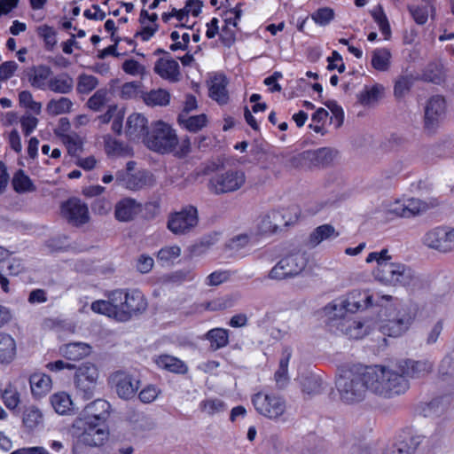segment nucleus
I'll list each match as a JSON object with an SVG mask.
<instances>
[{"instance_id": "864d4df0", "label": "nucleus", "mask_w": 454, "mask_h": 454, "mask_svg": "<svg viewBox=\"0 0 454 454\" xmlns=\"http://www.w3.org/2000/svg\"><path fill=\"white\" fill-rule=\"evenodd\" d=\"M74 385L78 395L84 400L88 401L93 398L97 380L74 381Z\"/></svg>"}, {"instance_id": "de8ad7c7", "label": "nucleus", "mask_w": 454, "mask_h": 454, "mask_svg": "<svg viewBox=\"0 0 454 454\" xmlns=\"http://www.w3.org/2000/svg\"><path fill=\"white\" fill-rule=\"evenodd\" d=\"M51 403L55 411L61 415H64L70 411L72 406L70 396L65 392L57 393L51 395Z\"/></svg>"}, {"instance_id": "423d86ee", "label": "nucleus", "mask_w": 454, "mask_h": 454, "mask_svg": "<svg viewBox=\"0 0 454 454\" xmlns=\"http://www.w3.org/2000/svg\"><path fill=\"white\" fill-rule=\"evenodd\" d=\"M374 276L380 282L390 286H409L414 278L411 268L392 262H380V266L374 270Z\"/></svg>"}, {"instance_id": "a18cd8bd", "label": "nucleus", "mask_w": 454, "mask_h": 454, "mask_svg": "<svg viewBox=\"0 0 454 454\" xmlns=\"http://www.w3.org/2000/svg\"><path fill=\"white\" fill-rule=\"evenodd\" d=\"M98 371L95 364L84 363L76 368L74 381L98 380Z\"/></svg>"}, {"instance_id": "69168bd1", "label": "nucleus", "mask_w": 454, "mask_h": 454, "mask_svg": "<svg viewBox=\"0 0 454 454\" xmlns=\"http://www.w3.org/2000/svg\"><path fill=\"white\" fill-rule=\"evenodd\" d=\"M160 393V390L156 386L148 385L140 391L138 397L141 402L150 403L158 397Z\"/></svg>"}, {"instance_id": "c756f323", "label": "nucleus", "mask_w": 454, "mask_h": 454, "mask_svg": "<svg viewBox=\"0 0 454 454\" xmlns=\"http://www.w3.org/2000/svg\"><path fill=\"white\" fill-rule=\"evenodd\" d=\"M29 384L33 396L40 398L45 395L51 388V378L40 372H35L29 377Z\"/></svg>"}, {"instance_id": "a878e982", "label": "nucleus", "mask_w": 454, "mask_h": 454, "mask_svg": "<svg viewBox=\"0 0 454 454\" xmlns=\"http://www.w3.org/2000/svg\"><path fill=\"white\" fill-rule=\"evenodd\" d=\"M91 352V347L85 342H69L59 347V353L67 360L78 361Z\"/></svg>"}, {"instance_id": "20e7f679", "label": "nucleus", "mask_w": 454, "mask_h": 454, "mask_svg": "<svg viewBox=\"0 0 454 454\" xmlns=\"http://www.w3.org/2000/svg\"><path fill=\"white\" fill-rule=\"evenodd\" d=\"M71 433L79 442L90 447L104 445L110 434L106 422L88 419H76L72 424Z\"/></svg>"}, {"instance_id": "473e14b6", "label": "nucleus", "mask_w": 454, "mask_h": 454, "mask_svg": "<svg viewBox=\"0 0 454 454\" xmlns=\"http://www.w3.org/2000/svg\"><path fill=\"white\" fill-rule=\"evenodd\" d=\"M107 300H98L91 303V310L118 321L116 304L114 303V290L107 294Z\"/></svg>"}, {"instance_id": "3c124183", "label": "nucleus", "mask_w": 454, "mask_h": 454, "mask_svg": "<svg viewBox=\"0 0 454 454\" xmlns=\"http://www.w3.org/2000/svg\"><path fill=\"white\" fill-rule=\"evenodd\" d=\"M37 34L43 38L45 49L47 51H52L57 43L56 31L54 28L48 25H42L37 27Z\"/></svg>"}, {"instance_id": "e433bc0d", "label": "nucleus", "mask_w": 454, "mask_h": 454, "mask_svg": "<svg viewBox=\"0 0 454 454\" xmlns=\"http://www.w3.org/2000/svg\"><path fill=\"white\" fill-rule=\"evenodd\" d=\"M12 185L13 190L20 194L36 191V186L22 169H19L15 172L12 180Z\"/></svg>"}, {"instance_id": "6e6d98bb", "label": "nucleus", "mask_w": 454, "mask_h": 454, "mask_svg": "<svg viewBox=\"0 0 454 454\" xmlns=\"http://www.w3.org/2000/svg\"><path fill=\"white\" fill-rule=\"evenodd\" d=\"M292 356V349L289 347H286L282 352V357L279 361V366L278 371L275 372V380L278 382L283 379L286 378L288 371V364Z\"/></svg>"}, {"instance_id": "5fc2aeb1", "label": "nucleus", "mask_w": 454, "mask_h": 454, "mask_svg": "<svg viewBox=\"0 0 454 454\" xmlns=\"http://www.w3.org/2000/svg\"><path fill=\"white\" fill-rule=\"evenodd\" d=\"M334 11L330 7H322L311 14V19L319 26H326L334 19Z\"/></svg>"}, {"instance_id": "f704fd0d", "label": "nucleus", "mask_w": 454, "mask_h": 454, "mask_svg": "<svg viewBox=\"0 0 454 454\" xmlns=\"http://www.w3.org/2000/svg\"><path fill=\"white\" fill-rule=\"evenodd\" d=\"M227 81L224 76H216L209 87V97L219 105H225L229 101V94L226 89Z\"/></svg>"}, {"instance_id": "f257e3e1", "label": "nucleus", "mask_w": 454, "mask_h": 454, "mask_svg": "<svg viewBox=\"0 0 454 454\" xmlns=\"http://www.w3.org/2000/svg\"><path fill=\"white\" fill-rule=\"evenodd\" d=\"M367 390L383 398H393L409 389V381L403 375L384 365L362 366Z\"/></svg>"}, {"instance_id": "2eb2a0df", "label": "nucleus", "mask_w": 454, "mask_h": 454, "mask_svg": "<svg viewBox=\"0 0 454 454\" xmlns=\"http://www.w3.org/2000/svg\"><path fill=\"white\" fill-rule=\"evenodd\" d=\"M331 326H336L343 334L350 339H362L369 333V325L367 322L355 320L343 312L334 311L333 317L331 318Z\"/></svg>"}, {"instance_id": "680f3d73", "label": "nucleus", "mask_w": 454, "mask_h": 454, "mask_svg": "<svg viewBox=\"0 0 454 454\" xmlns=\"http://www.w3.org/2000/svg\"><path fill=\"white\" fill-rule=\"evenodd\" d=\"M413 84L411 76H402L395 83L394 93L396 98H402L408 93Z\"/></svg>"}, {"instance_id": "9b49d317", "label": "nucleus", "mask_w": 454, "mask_h": 454, "mask_svg": "<svg viewBox=\"0 0 454 454\" xmlns=\"http://www.w3.org/2000/svg\"><path fill=\"white\" fill-rule=\"evenodd\" d=\"M199 223L198 210L188 205L180 211L170 213L168 216L167 228L175 235H185L191 232Z\"/></svg>"}, {"instance_id": "f03ea898", "label": "nucleus", "mask_w": 454, "mask_h": 454, "mask_svg": "<svg viewBox=\"0 0 454 454\" xmlns=\"http://www.w3.org/2000/svg\"><path fill=\"white\" fill-rule=\"evenodd\" d=\"M336 387L342 402L350 404L363 401L368 390L362 365L354 366L340 374L336 380Z\"/></svg>"}, {"instance_id": "ddd939ff", "label": "nucleus", "mask_w": 454, "mask_h": 454, "mask_svg": "<svg viewBox=\"0 0 454 454\" xmlns=\"http://www.w3.org/2000/svg\"><path fill=\"white\" fill-rule=\"evenodd\" d=\"M378 305V301L375 300L373 294L370 291L353 290L348 295L334 303L333 310L336 312L356 313L364 310L372 305Z\"/></svg>"}, {"instance_id": "13d9d810", "label": "nucleus", "mask_w": 454, "mask_h": 454, "mask_svg": "<svg viewBox=\"0 0 454 454\" xmlns=\"http://www.w3.org/2000/svg\"><path fill=\"white\" fill-rule=\"evenodd\" d=\"M142 87L141 82H129L122 84L120 91V97L122 99H131L135 98L141 92L140 89Z\"/></svg>"}, {"instance_id": "79ce46f5", "label": "nucleus", "mask_w": 454, "mask_h": 454, "mask_svg": "<svg viewBox=\"0 0 454 454\" xmlns=\"http://www.w3.org/2000/svg\"><path fill=\"white\" fill-rule=\"evenodd\" d=\"M301 390L309 395H318L323 390V380L315 374L307 375L301 378Z\"/></svg>"}, {"instance_id": "a211bd4d", "label": "nucleus", "mask_w": 454, "mask_h": 454, "mask_svg": "<svg viewBox=\"0 0 454 454\" xmlns=\"http://www.w3.org/2000/svg\"><path fill=\"white\" fill-rule=\"evenodd\" d=\"M445 113L446 102L444 98L439 95L431 97L425 107V129L429 132L434 131L443 120Z\"/></svg>"}, {"instance_id": "4468645a", "label": "nucleus", "mask_w": 454, "mask_h": 454, "mask_svg": "<svg viewBox=\"0 0 454 454\" xmlns=\"http://www.w3.org/2000/svg\"><path fill=\"white\" fill-rule=\"evenodd\" d=\"M156 180L152 172L147 169H139L136 172L117 171L115 184L130 191H139L155 184Z\"/></svg>"}, {"instance_id": "8fccbe9b", "label": "nucleus", "mask_w": 454, "mask_h": 454, "mask_svg": "<svg viewBox=\"0 0 454 454\" xmlns=\"http://www.w3.org/2000/svg\"><path fill=\"white\" fill-rule=\"evenodd\" d=\"M200 409L201 411L207 412L213 416L216 413L223 412L227 409L226 403L218 398L206 399L200 402Z\"/></svg>"}, {"instance_id": "e2e57ef3", "label": "nucleus", "mask_w": 454, "mask_h": 454, "mask_svg": "<svg viewBox=\"0 0 454 454\" xmlns=\"http://www.w3.org/2000/svg\"><path fill=\"white\" fill-rule=\"evenodd\" d=\"M423 79L434 84H440L443 81L441 68L434 65H429L423 74Z\"/></svg>"}, {"instance_id": "bf43d9fd", "label": "nucleus", "mask_w": 454, "mask_h": 454, "mask_svg": "<svg viewBox=\"0 0 454 454\" xmlns=\"http://www.w3.org/2000/svg\"><path fill=\"white\" fill-rule=\"evenodd\" d=\"M405 207L407 211V218L419 215L427 210V206L426 202L419 199H409L405 201Z\"/></svg>"}, {"instance_id": "39448f33", "label": "nucleus", "mask_w": 454, "mask_h": 454, "mask_svg": "<svg viewBox=\"0 0 454 454\" xmlns=\"http://www.w3.org/2000/svg\"><path fill=\"white\" fill-rule=\"evenodd\" d=\"M246 174L242 169L231 168L215 172L208 180V189L215 195L234 192L246 184Z\"/></svg>"}, {"instance_id": "2f4dec72", "label": "nucleus", "mask_w": 454, "mask_h": 454, "mask_svg": "<svg viewBox=\"0 0 454 454\" xmlns=\"http://www.w3.org/2000/svg\"><path fill=\"white\" fill-rule=\"evenodd\" d=\"M155 363L158 367L177 374H184L188 372L187 365L179 358L169 355L159 356Z\"/></svg>"}, {"instance_id": "0e129e2a", "label": "nucleus", "mask_w": 454, "mask_h": 454, "mask_svg": "<svg viewBox=\"0 0 454 454\" xmlns=\"http://www.w3.org/2000/svg\"><path fill=\"white\" fill-rule=\"evenodd\" d=\"M181 254V249L177 246L162 247L157 254L158 260L161 262H170L177 258Z\"/></svg>"}, {"instance_id": "dca6fc26", "label": "nucleus", "mask_w": 454, "mask_h": 454, "mask_svg": "<svg viewBox=\"0 0 454 454\" xmlns=\"http://www.w3.org/2000/svg\"><path fill=\"white\" fill-rule=\"evenodd\" d=\"M63 217L74 226H81L90 220L89 208L80 199L71 198L61 205Z\"/></svg>"}, {"instance_id": "393cba45", "label": "nucleus", "mask_w": 454, "mask_h": 454, "mask_svg": "<svg viewBox=\"0 0 454 454\" xmlns=\"http://www.w3.org/2000/svg\"><path fill=\"white\" fill-rule=\"evenodd\" d=\"M51 74L50 67L39 65L32 67L27 75L32 87L44 90L48 87V81Z\"/></svg>"}, {"instance_id": "4c0bfd02", "label": "nucleus", "mask_w": 454, "mask_h": 454, "mask_svg": "<svg viewBox=\"0 0 454 454\" xmlns=\"http://www.w3.org/2000/svg\"><path fill=\"white\" fill-rule=\"evenodd\" d=\"M450 397L449 395L439 396L426 403L421 412L424 417L438 416L442 413L450 403Z\"/></svg>"}, {"instance_id": "49530a36", "label": "nucleus", "mask_w": 454, "mask_h": 454, "mask_svg": "<svg viewBox=\"0 0 454 454\" xmlns=\"http://www.w3.org/2000/svg\"><path fill=\"white\" fill-rule=\"evenodd\" d=\"M383 87L380 84H375L369 88L367 86L358 95V101L363 106H369L377 102L380 97Z\"/></svg>"}, {"instance_id": "c03bdc74", "label": "nucleus", "mask_w": 454, "mask_h": 454, "mask_svg": "<svg viewBox=\"0 0 454 454\" xmlns=\"http://www.w3.org/2000/svg\"><path fill=\"white\" fill-rule=\"evenodd\" d=\"M72 106V101L62 97L59 99H51L47 104L46 110L50 115L55 116L70 113Z\"/></svg>"}, {"instance_id": "052dcab7", "label": "nucleus", "mask_w": 454, "mask_h": 454, "mask_svg": "<svg viewBox=\"0 0 454 454\" xmlns=\"http://www.w3.org/2000/svg\"><path fill=\"white\" fill-rule=\"evenodd\" d=\"M107 90H98L87 101V106L93 111H99L106 101Z\"/></svg>"}, {"instance_id": "f3484780", "label": "nucleus", "mask_w": 454, "mask_h": 454, "mask_svg": "<svg viewBox=\"0 0 454 454\" xmlns=\"http://www.w3.org/2000/svg\"><path fill=\"white\" fill-rule=\"evenodd\" d=\"M423 242L428 247L441 252H449L454 247V229L448 230L445 227H436L428 231Z\"/></svg>"}, {"instance_id": "4d7b16f0", "label": "nucleus", "mask_w": 454, "mask_h": 454, "mask_svg": "<svg viewBox=\"0 0 454 454\" xmlns=\"http://www.w3.org/2000/svg\"><path fill=\"white\" fill-rule=\"evenodd\" d=\"M2 398L4 405L10 410H14L20 403V394L12 384L4 389Z\"/></svg>"}, {"instance_id": "ea45409f", "label": "nucleus", "mask_w": 454, "mask_h": 454, "mask_svg": "<svg viewBox=\"0 0 454 454\" xmlns=\"http://www.w3.org/2000/svg\"><path fill=\"white\" fill-rule=\"evenodd\" d=\"M144 102L150 106H166L170 102V94L163 89L152 90L149 92L142 93Z\"/></svg>"}, {"instance_id": "9d476101", "label": "nucleus", "mask_w": 454, "mask_h": 454, "mask_svg": "<svg viewBox=\"0 0 454 454\" xmlns=\"http://www.w3.org/2000/svg\"><path fill=\"white\" fill-rule=\"evenodd\" d=\"M308 260L304 254H289L278 262V263L270 270L268 277L269 278L275 280L294 278L302 272Z\"/></svg>"}, {"instance_id": "cd10ccee", "label": "nucleus", "mask_w": 454, "mask_h": 454, "mask_svg": "<svg viewBox=\"0 0 454 454\" xmlns=\"http://www.w3.org/2000/svg\"><path fill=\"white\" fill-rule=\"evenodd\" d=\"M207 117L205 114L198 115H187L180 113L177 116L178 124L192 133H197L207 125Z\"/></svg>"}, {"instance_id": "aec40b11", "label": "nucleus", "mask_w": 454, "mask_h": 454, "mask_svg": "<svg viewBox=\"0 0 454 454\" xmlns=\"http://www.w3.org/2000/svg\"><path fill=\"white\" fill-rule=\"evenodd\" d=\"M434 364L428 360L414 361L406 359L400 361L396 364V372L399 375H403V378L419 379L427 376L433 370Z\"/></svg>"}, {"instance_id": "b1692460", "label": "nucleus", "mask_w": 454, "mask_h": 454, "mask_svg": "<svg viewBox=\"0 0 454 454\" xmlns=\"http://www.w3.org/2000/svg\"><path fill=\"white\" fill-rule=\"evenodd\" d=\"M154 72L165 80L171 82L178 81L179 65L173 59H159L153 67Z\"/></svg>"}, {"instance_id": "338daca9", "label": "nucleus", "mask_w": 454, "mask_h": 454, "mask_svg": "<svg viewBox=\"0 0 454 454\" xmlns=\"http://www.w3.org/2000/svg\"><path fill=\"white\" fill-rule=\"evenodd\" d=\"M18 69V64L13 61H5L0 66V81H6L11 78Z\"/></svg>"}, {"instance_id": "412c9836", "label": "nucleus", "mask_w": 454, "mask_h": 454, "mask_svg": "<svg viewBox=\"0 0 454 454\" xmlns=\"http://www.w3.org/2000/svg\"><path fill=\"white\" fill-rule=\"evenodd\" d=\"M147 119L141 114H132L128 117L126 135L129 140H145L148 135Z\"/></svg>"}, {"instance_id": "a19ab883", "label": "nucleus", "mask_w": 454, "mask_h": 454, "mask_svg": "<svg viewBox=\"0 0 454 454\" xmlns=\"http://www.w3.org/2000/svg\"><path fill=\"white\" fill-rule=\"evenodd\" d=\"M391 52L387 48L375 49L372 52V66L380 72L388 70L390 67Z\"/></svg>"}, {"instance_id": "774afa93", "label": "nucleus", "mask_w": 454, "mask_h": 454, "mask_svg": "<svg viewBox=\"0 0 454 454\" xmlns=\"http://www.w3.org/2000/svg\"><path fill=\"white\" fill-rule=\"evenodd\" d=\"M38 119L32 115H24L20 119L22 131L26 137L29 136L36 128Z\"/></svg>"}, {"instance_id": "6ab92c4d", "label": "nucleus", "mask_w": 454, "mask_h": 454, "mask_svg": "<svg viewBox=\"0 0 454 454\" xmlns=\"http://www.w3.org/2000/svg\"><path fill=\"white\" fill-rule=\"evenodd\" d=\"M110 383L119 397L129 400L135 396L138 389V381L124 372H115L110 376Z\"/></svg>"}, {"instance_id": "7c9ffc66", "label": "nucleus", "mask_w": 454, "mask_h": 454, "mask_svg": "<svg viewBox=\"0 0 454 454\" xmlns=\"http://www.w3.org/2000/svg\"><path fill=\"white\" fill-rule=\"evenodd\" d=\"M47 88L54 93L68 94L73 90L74 80L68 74L61 73L50 78Z\"/></svg>"}, {"instance_id": "7ed1b4c3", "label": "nucleus", "mask_w": 454, "mask_h": 454, "mask_svg": "<svg viewBox=\"0 0 454 454\" xmlns=\"http://www.w3.org/2000/svg\"><path fill=\"white\" fill-rule=\"evenodd\" d=\"M114 303L116 304L119 322H128L141 315L147 309V301L143 293L137 289H115Z\"/></svg>"}, {"instance_id": "09e8293b", "label": "nucleus", "mask_w": 454, "mask_h": 454, "mask_svg": "<svg viewBox=\"0 0 454 454\" xmlns=\"http://www.w3.org/2000/svg\"><path fill=\"white\" fill-rule=\"evenodd\" d=\"M438 374L443 380H454V350L447 354L440 362Z\"/></svg>"}, {"instance_id": "5701e85b", "label": "nucleus", "mask_w": 454, "mask_h": 454, "mask_svg": "<svg viewBox=\"0 0 454 454\" xmlns=\"http://www.w3.org/2000/svg\"><path fill=\"white\" fill-rule=\"evenodd\" d=\"M300 214V208L296 205H292L286 208L270 211V219L278 227V231H281L284 227L296 223Z\"/></svg>"}, {"instance_id": "72a5a7b5", "label": "nucleus", "mask_w": 454, "mask_h": 454, "mask_svg": "<svg viewBox=\"0 0 454 454\" xmlns=\"http://www.w3.org/2000/svg\"><path fill=\"white\" fill-rule=\"evenodd\" d=\"M340 233L336 231L334 227L331 224H322L310 233L309 237V244L315 247L324 240L333 239L339 237Z\"/></svg>"}, {"instance_id": "0eeeda50", "label": "nucleus", "mask_w": 454, "mask_h": 454, "mask_svg": "<svg viewBox=\"0 0 454 454\" xmlns=\"http://www.w3.org/2000/svg\"><path fill=\"white\" fill-rule=\"evenodd\" d=\"M416 317V310L403 305L389 313L387 319L382 321L380 329L384 335L398 337L404 333Z\"/></svg>"}, {"instance_id": "f8f14e48", "label": "nucleus", "mask_w": 454, "mask_h": 454, "mask_svg": "<svg viewBox=\"0 0 454 454\" xmlns=\"http://www.w3.org/2000/svg\"><path fill=\"white\" fill-rule=\"evenodd\" d=\"M337 154V151L330 147H321L317 150H307L293 157V165L309 168H323L331 165Z\"/></svg>"}, {"instance_id": "58836bf2", "label": "nucleus", "mask_w": 454, "mask_h": 454, "mask_svg": "<svg viewBox=\"0 0 454 454\" xmlns=\"http://www.w3.org/2000/svg\"><path fill=\"white\" fill-rule=\"evenodd\" d=\"M205 339L209 340L211 350L215 351L229 344V331L223 328H214L205 334Z\"/></svg>"}, {"instance_id": "c85d7f7f", "label": "nucleus", "mask_w": 454, "mask_h": 454, "mask_svg": "<svg viewBox=\"0 0 454 454\" xmlns=\"http://www.w3.org/2000/svg\"><path fill=\"white\" fill-rule=\"evenodd\" d=\"M16 341L8 333H0V364H9L16 356Z\"/></svg>"}, {"instance_id": "6e6552de", "label": "nucleus", "mask_w": 454, "mask_h": 454, "mask_svg": "<svg viewBox=\"0 0 454 454\" xmlns=\"http://www.w3.org/2000/svg\"><path fill=\"white\" fill-rule=\"evenodd\" d=\"M252 403L256 411L262 416L272 419L285 421L286 410V401L276 394L258 392L252 396Z\"/></svg>"}, {"instance_id": "603ef678", "label": "nucleus", "mask_w": 454, "mask_h": 454, "mask_svg": "<svg viewBox=\"0 0 454 454\" xmlns=\"http://www.w3.org/2000/svg\"><path fill=\"white\" fill-rule=\"evenodd\" d=\"M98 84L96 76L82 74L78 77L77 91L81 94H88L92 91Z\"/></svg>"}, {"instance_id": "37998d69", "label": "nucleus", "mask_w": 454, "mask_h": 454, "mask_svg": "<svg viewBox=\"0 0 454 454\" xmlns=\"http://www.w3.org/2000/svg\"><path fill=\"white\" fill-rule=\"evenodd\" d=\"M22 422L25 427L33 431L43 423V414L35 406L27 407L23 411Z\"/></svg>"}, {"instance_id": "bb28decb", "label": "nucleus", "mask_w": 454, "mask_h": 454, "mask_svg": "<svg viewBox=\"0 0 454 454\" xmlns=\"http://www.w3.org/2000/svg\"><path fill=\"white\" fill-rule=\"evenodd\" d=\"M110 403L101 398L95 399L84 407L86 417L83 419L106 422L110 411Z\"/></svg>"}, {"instance_id": "4be33fe9", "label": "nucleus", "mask_w": 454, "mask_h": 454, "mask_svg": "<svg viewBox=\"0 0 454 454\" xmlns=\"http://www.w3.org/2000/svg\"><path fill=\"white\" fill-rule=\"evenodd\" d=\"M141 209V204L135 199L124 198L116 203L114 215L120 222H129L140 213Z\"/></svg>"}, {"instance_id": "1a4fd4ad", "label": "nucleus", "mask_w": 454, "mask_h": 454, "mask_svg": "<svg viewBox=\"0 0 454 454\" xmlns=\"http://www.w3.org/2000/svg\"><path fill=\"white\" fill-rule=\"evenodd\" d=\"M145 143L151 150L160 153H168L177 145L178 139L175 130L167 123L158 121L152 132L146 137Z\"/></svg>"}, {"instance_id": "c9c22d12", "label": "nucleus", "mask_w": 454, "mask_h": 454, "mask_svg": "<svg viewBox=\"0 0 454 454\" xmlns=\"http://www.w3.org/2000/svg\"><path fill=\"white\" fill-rule=\"evenodd\" d=\"M105 151L109 156L127 157L133 154L132 149L121 141L110 135L104 137Z\"/></svg>"}]
</instances>
